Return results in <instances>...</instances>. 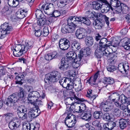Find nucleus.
<instances>
[{
	"label": "nucleus",
	"instance_id": "5fc2aeb1",
	"mask_svg": "<svg viewBox=\"0 0 130 130\" xmlns=\"http://www.w3.org/2000/svg\"><path fill=\"white\" fill-rule=\"evenodd\" d=\"M49 34L48 29L47 27H44L43 29L42 34L44 36H46Z\"/></svg>",
	"mask_w": 130,
	"mask_h": 130
},
{
	"label": "nucleus",
	"instance_id": "4c0bfd02",
	"mask_svg": "<svg viewBox=\"0 0 130 130\" xmlns=\"http://www.w3.org/2000/svg\"><path fill=\"white\" fill-rule=\"evenodd\" d=\"M73 83V80L71 78L70 79L69 82L67 84L66 87L64 88H66L67 90H71L72 89L74 88Z\"/></svg>",
	"mask_w": 130,
	"mask_h": 130
},
{
	"label": "nucleus",
	"instance_id": "aec40b11",
	"mask_svg": "<svg viewBox=\"0 0 130 130\" xmlns=\"http://www.w3.org/2000/svg\"><path fill=\"white\" fill-rule=\"evenodd\" d=\"M12 11L10 7L8 5H5L1 11V13L2 15L6 16L10 14L12 12Z\"/></svg>",
	"mask_w": 130,
	"mask_h": 130
},
{
	"label": "nucleus",
	"instance_id": "864d4df0",
	"mask_svg": "<svg viewBox=\"0 0 130 130\" xmlns=\"http://www.w3.org/2000/svg\"><path fill=\"white\" fill-rule=\"evenodd\" d=\"M107 69L108 71L110 72H113L116 70V67L114 65H109L107 67Z\"/></svg>",
	"mask_w": 130,
	"mask_h": 130
},
{
	"label": "nucleus",
	"instance_id": "79ce46f5",
	"mask_svg": "<svg viewBox=\"0 0 130 130\" xmlns=\"http://www.w3.org/2000/svg\"><path fill=\"white\" fill-rule=\"evenodd\" d=\"M40 127L39 124L36 123L35 124H30V130H38Z\"/></svg>",
	"mask_w": 130,
	"mask_h": 130
},
{
	"label": "nucleus",
	"instance_id": "7ed1b4c3",
	"mask_svg": "<svg viewBox=\"0 0 130 130\" xmlns=\"http://www.w3.org/2000/svg\"><path fill=\"white\" fill-rule=\"evenodd\" d=\"M61 78L60 73L57 71H53L48 73L44 79L45 82L47 84L56 82Z\"/></svg>",
	"mask_w": 130,
	"mask_h": 130
},
{
	"label": "nucleus",
	"instance_id": "f8f14e48",
	"mask_svg": "<svg viewBox=\"0 0 130 130\" xmlns=\"http://www.w3.org/2000/svg\"><path fill=\"white\" fill-rule=\"evenodd\" d=\"M69 41L66 38L60 39L59 42V47L61 50L65 51L67 50L70 46Z\"/></svg>",
	"mask_w": 130,
	"mask_h": 130
},
{
	"label": "nucleus",
	"instance_id": "338daca9",
	"mask_svg": "<svg viewBox=\"0 0 130 130\" xmlns=\"http://www.w3.org/2000/svg\"><path fill=\"white\" fill-rule=\"evenodd\" d=\"M112 46L114 47H115L119 45V42L118 41L115 40H113V41H112Z\"/></svg>",
	"mask_w": 130,
	"mask_h": 130
},
{
	"label": "nucleus",
	"instance_id": "f3484780",
	"mask_svg": "<svg viewBox=\"0 0 130 130\" xmlns=\"http://www.w3.org/2000/svg\"><path fill=\"white\" fill-rule=\"evenodd\" d=\"M122 46L125 49L130 51V39L125 37L121 40Z\"/></svg>",
	"mask_w": 130,
	"mask_h": 130
},
{
	"label": "nucleus",
	"instance_id": "a18cd8bd",
	"mask_svg": "<svg viewBox=\"0 0 130 130\" xmlns=\"http://www.w3.org/2000/svg\"><path fill=\"white\" fill-rule=\"evenodd\" d=\"M103 113L101 111H95L93 115L94 118L96 119L100 118L102 116Z\"/></svg>",
	"mask_w": 130,
	"mask_h": 130
},
{
	"label": "nucleus",
	"instance_id": "7c9ffc66",
	"mask_svg": "<svg viewBox=\"0 0 130 130\" xmlns=\"http://www.w3.org/2000/svg\"><path fill=\"white\" fill-rule=\"evenodd\" d=\"M85 41L86 45L88 46H90L93 44L94 39L92 37L88 36L86 38Z\"/></svg>",
	"mask_w": 130,
	"mask_h": 130
},
{
	"label": "nucleus",
	"instance_id": "dca6fc26",
	"mask_svg": "<svg viewBox=\"0 0 130 130\" xmlns=\"http://www.w3.org/2000/svg\"><path fill=\"white\" fill-rule=\"evenodd\" d=\"M103 3L106 4L107 6H109L111 9L113 10L111 6L116 7H118L120 4L119 0H110V3H109L106 0H102Z\"/></svg>",
	"mask_w": 130,
	"mask_h": 130
},
{
	"label": "nucleus",
	"instance_id": "3c124183",
	"mask_svg": "<svg viewBox=\"0 0 130 130\" xmlns=\"http://www.w3.org/2000/svg\"><path fill=\"white\" fill-rule=\"evenodd\" d=\"M116 124L115 122H109L108 123V129L109 130H112L113 128L116 126Z\"/></svg>",
	"mask_w": 130,
	"mask_h": 130
},
{
	"label": "nucleus",
	"instance_id": "0e129e2a",
	"mask_svg": "<svg viewBox=\"0 0 130 130\" xmlns=\"http://www.w3.org/2000/svg\"><path fill=\"white\" fill-rule=\"evenodd\" d=\"M120 108L122 110H124L125 109H128V105H125V104H120Z\"/></svg>",
	"mask_w": 130,
	"mask_h": 130
},
{
	"label": "nucleus",
	"instance_id": "f257e3e1",
	"mask_svg": "<svg viewBox=\"0 0 130 130\" xmlns=\"http://www.w3.org/2000/svg\"><path fill=\"white\" fill-rule=\"evenodd\" d=\"M83 53V51H80L78 57L76 58L77 56L76 53L73 51H70L66 54L67 57L64 59L68 61V62L73 64H75L78 67L83 63L82 61Z\"/></svg>",
	"mask_w": 130,
	"mask_h": 130
},
{
	"label": "nucleus",
	"instance_id": "412c9836",
	"mask_svg": "<svg viewBox=\"0 0 130 130\" xmlns=\"http://www.w3.org/2000/svg\"><path fill=\"white\" fill-rule=\"evenodd\" d=\"M117 56L116 53H112L110 54V58L108 60L109 65H114L117 61Z\"/></svg>",
	"mask_w": 130,
	"mask_h": 130
},
{
	"label": "nucleus",
	"instance_id": "39448f33",
	"mask_svg": "<svg viewBox=\"0 0 130 130\" xmlns=\"http://www.w3.org/2000/svg\"><path fill=\"white\" fill-rule=\"evenodd\" d=\"M24 95V92L22 91L19 93H16L10 95L9 96V102L11 103H15L22 100Z\"/></svg>",
	"mask_w": 130,
	"mask_h": 130
},
{
	"label": "nucleus",
	"instance_id": "e433bc0d",
	"mask_svg": "<svg viewBox=\"0 0 130 130\" xmlns=\"http://www.w3.org/2000/svg\"><path fill=\"white\" fill-rule=\"evenodd\" d=\"M112 116L109 113H106L103 115V119L106 121H109L112 119Z\"/></svg>",
	"mask_w": 130,
	"mask_h": 130
},
{
	"label": "nucleus",
	"instance_id": "ddd939ff",
	"mask_svg": "<svg viewBox=\"0 0 130 130\" xmlns=\"http://www.w3.org/2000/svg\"><path fill=\"white\" fill-rule=\"evenodd\" d=\"M38 106L31 108L29 109L28 115L30 118H34L38 116L41 113V111Z\"/></svg>",
	"mask_w": 130,
	"mask_h": 130
},
{
	"label": "nucleus",
	"instance_id": "de8ad7c7",
	"mask_svg": "<svg viewBox=\"0 0 130 130\" xmlns=\"http://www.w3.org/2000/svg\"><path fill=\"white\" fill-rule=\"evenodd\" d=\"M96 79L93 77H91L88 80V82L91 85H95V86H97V84L95 83Z\"/></svg>",
	"mask_w": 130,
	"mask_h": 130
},
{
	"label": "nucleus",
	"instance_id": "4468645a",
	"mask_svg": "<svg viewBox=\"0 0 130 130\" xmlns=\"http://www.w3.org/2000/svg\"><path fill=\"white\" fill-rule=\"evenodd\" d=\"M118 66V70L119 71L122 73L125 74V75H127L129 71L128 64L127 62H125L123 63L120 64Z\"/></svg>",
	"mask_w": 130,
	"mask_h": 130
},
{
	"label": "nucleus",
	"instance_id": "052dcab7",
	"mask_svg": "<svg viewBox=\"0 0 130 130\" xmlns=\"http://www.w3.org/2000/svg\"><path fill=\"white\" fill-rule=\"evenodd\" d=\"M50 53L52 57V59L56 58L58 57V54L56 52H53Z\"/></svg>",
	"mask_w": 130,
	"mask_h": 130
},
{
	"label": "nucleus",
	"instance_id": "774afa93",
	"mask_svg": "<svg viewBox=\"0 0 130 130\" xmlns=\"http://www.w3.org/2000/svg\"><path fill=\"white\" fill-rule=\"evenodd\" d=\"M36 31L35 33V35L36 36L39 37L42 34L41 30L39 29L38 30H35Z\"/></svg>",
	"mask_w": 130,
	"mask_h": 130
},
{
	"label": "nucleus",
	"instance_id": "58836bf2",
	"mask_svg": "<svg viewBox=\"0 0 130 130\" xmlns=\"http://www.w3.org/2000/svg\"><path fill=\"white\" fill-rule=\"evenodd\" d=\"M37 23L38 25L41 26H43L46 24L47 20L45 19H43L41 17L38 19Z\"/></svg>",
	"mask_w": 130,
	"mask_h": 130
},
{
	"label": "nucleus",
	"instance_id": "680f3d73",
	"mask_svg": "<svg viewBox=\"0 0 130 130\" xmlns=\"http://www.w3.org/2000/svg\"><path fill=\"white\" fill-rule=\"evenodd\" d=\"M79 104L75 102V108L74 111L77 112H81Z\"/></svg>",
	"mask_w": 130,
	"mask_h": 130
},
{
	"label": "nucleus",
	"instance_id": "4d7b16f0",
	"mask_svg": "<svg viewBox=\"0 0 130 130\" xmlns=\"http://www.w3.org/2000/svg\"><path fill=\"white\" fill-rule=\"evenodd\" d=\"M107 48V47L106 46L105 44H100V47H99V50L101 52H102L103 51H106Z\"/></svg>",
	"mask_w": 130,
	"mask_h": 130
},
{
	"label": "nucleus",
	"instance_id": "c85d7f7f",
	"mask_svg": "<svg viewBox=\"0 0 130 130\" xmlns=\"http://www.w3.org/2000/svg\"><path fill=\"white\" fill-rule=\"evenodd\" d=\"M60 15V12L57 10H55L53 13L52 14L51 13L50 15H49L50 16L49 17V20H48L49 22H52L53 21V17H54L55 18L57 17Z\"/></svg>",
	"mask_w": 130,
	"mask_h": 130
},
{
	"label": "nucleus",
	"instance_id": "f704fd0d",
	"mask_svg": "<svg viewBox=\"0 0 130 130\" xmlns=\"http://www.w3.org/2000/svg\"><path fill=\"white\" fill-rule=\"evenodd\" d=\"M75 102L72 103L70 105L67 106L66 113H69L72 112L73 110H75Z\"/></svg>",
	"mask_w": 130,
	"mask_h": 130
},
{
	"label": "nucleus",
	"instance_id": "423d86ee",
	"mask_svg": "<svg viewBox=\"0 0 130 130\" xmlns=\"http://www.w3.org/2000/svg\"><path fill=\"white\" fill-rule=\"evenodd\" d=\"M24 46H22L21 44H18L15 45L14 48V47L11 48L14 56L16 57H19L23 53H26V49L24 50Z\"/></svg>",
	"mask_w": 130,
	"mask_h": 130
},
{
	"label": "nucleus",
	"instance_id": "9b49d317",
	"mask_svg": "<svg viewBox=\"0 0 130 130\" xmlns=\"http://www.w3.org/2000/svg\"><path fill=\"white\" fill-rule=\"evenodd\" d=\"M73 64L72 63L68 62V61L62 58L61 60V62L58 65L59 68L61 70L66 71L69 69L70 66L72 65Z\"/></svg>",
	"mask_w": 130,
	"mask_h": 130
},
{
	"label": "nucleus",
	"instance_id": "c756f323",
	"mask_svg": "<svg viewBox=\"0 0 130 130\" xmlns=\"http://www.w3.org/2000/svg\"><path fill=\"white\" fill-rule=\"evenodd\" d=\"M128 121L125 119H121L119 121V125L121 129H123L128 124Z\"/></svg>",
	"mask_w": 130,
	"mask_h": 130
},
{
	"label": "nucleus",
	"instance_id": "13d9d810",
	"mask_svg": "<svg viewBox=\"0 0 130 130\" xmlns=\"http://www.w3.org/2000/svg\"><path fill=\"white\" fill-rule=\"evenodd\" d=\"M70 94L71 95H74V98L77 100L82 102L85 101V100L84 99L79 98H77L75 95L74 92L73 90L70 92Z\"/></svg>",
	"mask_w": 130,
	"mask_h": 130
},
{
	"label": "nucleus",
	"instance_id": "20e7f679",
	"mask_svg": "<svg viewBox=\"0 0 130 130\" xmlns=\"http://www.w3.org/2000/svg\"><path fill=\"white\" fill-rule=\"evenodd\" d=\"M64 123L69 128H71L75 126L76 122V119L75 115L68 113L65 118Z\"/></svg>",
	"mask_w": 130,
	"mask_h": 130
},
{
	"label": "nucleus",
	"instance_id": "a878e982",
	"mask_svg": "<svg viewBox=\"0 0 130 130\" xmlns=\"http://www.w3.org/2000/svg\"><path fill=\"white\" fill-rule=\"evenodd\" d=\"M104 24V22L98 19L96 20L93 22V24L95 26L96 28L98 29L102 28L103 27Z\"/></svg>",
	"mask_w": 130,
	"mask_h": 130
},
{
	"label": "nucleus",
	"instance_id": "ea45409f",
	"mask_svg": "<svg viewBox=\"0 0 130 130\" xmlns=\"http://www.w3.org/2000/svg\"><path fill=\"white\" fill-rule=\"evenodd\" d=\"M27 12L26 10L24 9L21 10L19 13L18 14V17L20 19L24 18L27 14Z\"/></svg>",
	"mask_w": 130,
	"mask_h": 130
},
{
	"label": "nucleus",
	"instance_id": "c03bdc74",
	"mask_svg": "<svg viewBox=\"0 0 130 130\" xmlns=\"http://www.w3.org/2000/svg\"><path fill=\"white\" fill-rule=\"evenodd\" d=\"M119 100L122 103H125L128 101V99L123 94H121L120 96Z\"/></svg>",
	"mask_w": 130,
	"mask_h": 130
},
{
	"label": "nucleus",
	"instance_id": "6ab92c4d",
	"mask_svg": "<svg viewBox=\"0 0 130 130\" xmlns=\"http://www.w3.org/2000/svg\"><path fill=\"white\" fill-rule=\"evenodd\" d=\"M18 115L21 119L24 120L27 118V112L26 109H18L17 110Z\"/></svg>",
	"mask_w": 130,
	"mask_h": 130
},
{
	"label": "nucleus",
	"instance_id": "9d476101",
	"mask_svg": "<svg viewBox=\"0 0 130 130\" xmlns=\"http://www.w3.org/2000/svg\"><path fill=\"white\" fill-rule=\"evenodd\" d=\"M40 96L39 93L36 91L30 92L28 97V100L30 103L34 104L36 101L38 100V99Z\"/></svg>",
	"mask_w": 130,
	"mask_h": 130
},
{
	"label": "nucleus",
	"instance_id": "8fccbe9b",
	"mask_svg": "<svg viewBox=\"0 0 130 130\" xmlns=\"http://www.w3.org/2000/svg\"><path fill=\"white\" fill-rule=\"evenodd\" d=\"M23 128L24 130H30V124L27 123L26 122H23Z\"/></svg>",
	"mask_w": 130,
	"mask_h": 130
},
{
	"label": "nucleus",
	"instance_id": "1a4fd4ad",
	"mask_svg": "<svg viewBox=\"0 0 130 130\" xmlns=\"http://www.w3.org/2000/svg\"><path fill=\"white\" fill-rule=\"evenodd\" d=\"M100 107L105 112L111 111L113 108L112 103L110 101L107 100L101 102Z\"/></svg>",
	"mask_w": 130,
	"mask_h": 130
},
{
	"label": "nucleus",
	"instance_id": "0eeeda50",
	"mask_svg": "<svg viewBox=\"0 0 130 130\" xmlns=\"http://www.w3.org/2000/svg\"><path fill=\"white\" fill-rule=\"evenodd\" d=\"M39 6H41V10H43L45 13L48 15H50L52 13L54 9L53 4L51 3H45L43 4H41Z\"/></svg>",
	"mask_w": 130,
	"mask_h": 130
},
{
	"label": "nucleus",
	"instance_id": "6e6552de",
	"mask_svg": "<svg viewBox=\"0 0 130 130\" xmlns=\"http://www.w3.org/2000/svg\"><path fill=\"white\" fill-rule=\"evenodd\" d=\"M2 30L0 31V37L2 38H4L6 36V35L10 33V31L12 30V27L9 24L5 23L1 26Z\"/></svg>",
	"mask_w": 130,
	"mask_h": 130
},
{
	"label": "nucleus",
	"instance_id": "72a5a7b5",
	"mask_svg": "<svg viewBox=\"0 0 130 130\" xmlns=\"http://www.w3.org/2000/svg\"><path fill=\"white\" fill-rule=\"evenodd\" d=\"M34 42L32 41H29L26 43V45H22V46H23L25 50L26 49V52L29 49L31 48L34 46Z\"/></svg>",
	"mask_w": 130,
	"mask_h": 130
},
{
	"label": "nucleus",
	"instance_id": "603ef678",
	"mask_svg": "<svg viewBox=\"0 0 130 130\" xmlns=\"http://www.w3.org/2000/svg\"><path fill=\"white\" fill-rule=\"evenodd\" d=\"M91 50L88 47L86 48L83 51V56H84L85 55H86V56H88L91 53Z\"/></svg>",
	"mask_w": 130,
	"mask_h": 130
},
{
	"label": "nucleus",
	"instance_id": "49530a36",
	"mask_svg": "<svg viewBox=\"0 0 130 130\" xmlns=\"http://www.w3.org/2000/svg\"><path fill=\"white\" fill-rule=\"evenodd\" d=\"M106 4H103L102 6L101 9V11L102 13L105 12H107V11L110 9V7L109 6H107Z\"/></svg>",
	"mask_w": 130,
	"mask_h": 130
},
{
	"label": "nucleus",
	"instance_id": "2eb2a0df",
	"mask_svg": "<svg viewBox=\"0 0 130 130\" xmlns=\"http://www.w3.org/2000/svg\"><path fill=\"white\" fill-rule=\"evenodd\" d=\"M20 125V120L17 118H14L12 121L9 122L8 125L10 129L13 130L16 129Z\"/></svg>",
	"mask_w": 130,
	"mask_h": 130
},
{
	"label": "nucleus",
	"instance_id": "a19ab883",
	"mask_svg": "<svg viewBox=\"0 0 130 130\" xmlns=\"http://www.w3.org/2000/svg\"><path fill=\"white\" fill-rule=\"evenodd\" d=\"M72 48L74 49H76L78 50L80 48V45L77 41H75L73 42L71 44Z\"/></svg>",
	"mask_w": 130,
	"mask_h": 130
},
{
	"label": "nucleus",
	"instance_id": "09e8293b",
	"mask_svg": "<svg viewBox=\"0 0 130 130\" xmlns=\"http://www.w3.org/2000/svg\"><path fill=\"white\" fill-rule=\"evenodd\" d=\"M35 14L37 19L42 17V10L39 9H37L35 11Z\"/></svg>",
	"mask_w": 130,
	"mask_h": 130
},
{
	"label": "nucleus",
	"instance_id": "2f4dec72",
	"mask_svg": "<svg viewBox=\"0 0 130 130\" xmlns=\"http://www.w3.org/2000/svg\"><path fill=\"white\" fill-rule=\"evenodd\" d=\"M114 82L113 79L110 77H105L103 79V83L105 85V87H106L108 85L112 84Z\"/></svg>",
	"mask_w": 130,
	"mask_h": 130
},
{
	"label": "nucleus",
	"instance_id": "393cba45",
	"mask_svg": "<svg viewBox=\"0 0 130 130\" xmlns=\"http://www.w3.org/2000/svg\"><path fill=\"white\" fill-rule=\"evenodd\" d=\"M91 112L89 111H87L82 114L81 117L83 120L89 121L91 119Z\"/></svg>",
	"mask_w": 130,
	"mask_h": 130
},
{
	"label": "nucleus",
	"instance_id": "6e6d98bb",
	"mask_svg": "<svg viewBox=\"0 0 130 130\" xmlns=\"http://www.w3.org/2000/svg\"><path fill=\"white\" fill-rule=\"evenodd\" d=\"M121 112L120 110L118 108H115L114 109L113 113L117 117H119L120 116Z\"/></svg>",
	"mask_w": 130,
	"mask_h": 130
},
{
	"label": "nucleus",
	"instance_id": "5701e85b",
	"mask_svg": "<svg viewBox=\"0 0 130 130\" xmlns=\"http://www.w3.org/2000/svg\"><path fill=\"white\" fill-rule=\"evenodd\" d=\"M85 30L82 28L77 29L75 32V35L77 38L81 39L85 37Z\"/></svg>",
	"mask_w": 130,
	"mask_h": 130
},
{
	"label": "nucleus",
	"instance_id": "473e14b6",
	"mask_svg": "<svg viewBox=\"0 0 130 130\" xmlns=\"http://www.w3.org/2000/svg\"><path fill=\"white\" fill-rule=\"evenodd\" d=\"M70 79H71L70 78H64L59 80V83L63 87L65 88L66 87L67 84L69 82Z\"/></svg>",
	"mask_w": 130,
	"mask_h": 130
},
{
	"label": "nucleus",
	"instance_id": "bb28decb",
	"mask_svg": "<svg viewBox=\"0 0 130 130\" xmlns=\"http://www.w3.org/2000/svg\"><path fill=\"white\" fill-rule=\"evenodd\" d=\"M102 3L103 2L102 0H98L97 1L94 2L92 5L93 8L96 10H99L102 6Z\"/></svg>",
	"mask_w": 130,
	"mask_h": 130
},
{
	"label": "nucleus",
	"instance_id": "bf43d9fd",
	"mask_svg": "<svg viewBox=\"0 0 130 130\" xmlns=\"http://www.w3.org/2000/svg\"><path fill=\"white\" fill-rule=\"evenodd\" d=\"M102 54L101 52L99 51L98 50H95V55L97 58H101L102 56Z\"/></svg>",
	"mask_w": 130,
	"mask_h": 130
},
{
	"label": "nucleus",
	"instance_id": "cd10ccee",
	"mask_svg": "<svg viewBox=\"0 0 130 130\" xmlns=\"http://www.w3.org/2000/svg\"><path fill=\"white\" fill-rule=\"evenodd\" d=\"M119 7L121 11H122L124 14L127 13L129 10V9L128 7L123 3L120 4Z\"/></svg>",
	"mask_w": 130,
	"mask_h": 130
},
{
	"label": "nucleus",
	"instance_id": "f03ea898",
	"mask_svg": "<svg viewBox=\"0 0 130 130\" xmlns=\"http://www.w3.org/2000/svg\"><path fill=\"white\" fill-rule=\"evenodd\" d=\"M75 17H70L67 19V24H63L62 25L61 31L63 33L72 32L75 31L76 25Z\"/></svg>",
	"mask_w": 130,
	"mask_h": 130
},
{
	"label": "nucleus",
	"instance_id": "a211bd4d",
	"mask_svg": "<svg viewBox=\"0 0 130 130\" xmlns=\"http://www.w3.org/2000/svg\"><path fill=\"white\" fill-rule=\"evenodd\" d=\"M74 17H75V19L76 23L78 22H81L88 26H89L91 24L90 21L86 17H80L78 18L75 16Z\"/></svg>",
	"mask_w": 130,
	"mask_h": 130
},
{
	"label": "nucleus",
	"instance_id": "37998d69",
	"mask_svg": "<svg viewBox=\"0 0 130 130\" xmlns=\"http://www.w3.org/2000/svg\"><path fill=\"white\" fill-rule=\"evenodd\" d=\"M68 4L67 0H60L57 5L60 8L64 7Z\"/></svg>",
	"mask_w": 130,
	"mask_h": 130
},
{
	"label": "nucleus",
	"instance_id": "4be33fe9",
	"mask_svg": "<svg viewBox=\"0 0 130 130\" xmlns=\"http://www.w3.org/2000/svg\"><path fill=\"white\" fill-rule=\"evenodd\" d=\"M26 74L23 73L22 74H19L15 78V83L16 84L22 85L23 83V77L26 76Z\"/></svg>",
	"mask_w": 130,
	"mask_h": 130
},
{
	"label": "nucleus",
	"instance_id": "e2e57ef3",
	"mask_svg": "<svg viewBox=\"0 0 130 130\" xmlns=\"http://www.w3.org/2000/svg\"><path fill=\"white\" fill-rule=\"evenodd\" d=\"M80 109V110L81 112L82 111H85L86 108V106L85 104L83 103H81L79 104Z\"/></svg>",
	"mask_w": 130,
	"mask_h": 130
},
{
	"label": "nucleus",
	"instance_id": "b1692460",
	"mask_svg": "<svg viewBox=\"0 0 130 130\" xmlns=\"http://www.w3.org/2000/svg\"><path fill=\"white\" fill-rule=\"evenodd\" d=\"M73 84H74V88H75L77 91L78 92L81 90L82 86L80 79H78V80H75L74 81Z\"/></svg>",
	"mask_w": 130,
	"mask_h": 130
},
{
	"label": "nucleus",
	"instance_id": "69168bd1",
	"mask_svg": "<svg viewBox=\"0 0 130 130\" xmlns=\"http://www.w3.org/2000/svg\"><path fill=\"white\" fill-rule=\"evenodd\" d=\"M107 42V39L105 38H103L101 39L100 42V44H106Z\"/></svg>",
	"mask_w": 130,
	"mask_h": 130
},
{
	"label": "nucleus",
	"instance_id": "c9c22d12",
	"mask_svg": "<svg viewBox=\"0 0 130 130\" xmlns=\"http://www.w3.org/2000/svg\"><path fill=\"white\" fill-rule=\"evenodd\" d=\"M87 17L92 20H94V18H96L98 15L97 13L93 11L91 12L89 11L87 12Z\"/></svg>",
	"mask_w": 130,
	"mask_h": 130
}]
</instances>
